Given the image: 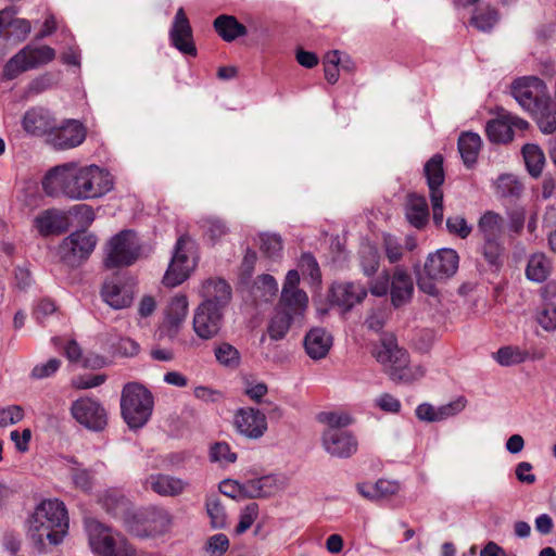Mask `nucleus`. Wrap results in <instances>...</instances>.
Returning a JSON list of instances; mask_svg holds the SVG:
<instances>
[{
  "mask_svg": "<svg viewBox=\"0 0 556 556\" xmlns=\"http://www.w3.org/2000/svg\"><path fill=\"white\" fill-rule=\"evenodd\" d=\"M480 141H481V138L479 137V135H477L475 132H464L459 137V139H458V151H459V153L462 155V159H463L464 163L467 166L472 165L477 161V156H478V152L479 151H476V150L468 151L466 143H469V142H480Z\"/></svg>",
  "mask_w": 556,
  "mask_h": 556,
  "instance_id": "8fccbe9b",
  "label": "nucleus"
},
{
  "mask_svg": "<svg viewBox=\"0 0 556 556\" xmlns=\"http://www.w3.org/2000/svg\"><path fill=\"white\" fill-rule=\"evenodd\" d=\"M224 319V309L199 304L193 313L192 329L202 340H211L218 336Z\"/></svg>",
  "mask_w": 556,
  "mask_h": 556,
  "instance_id": "2eb2a0df",
  "label": "nucleus"
},
{
  "mask_svg": "<svg viewBox=\"0 0 556 556\" xmlns=\"http://www.w3.org/2000/svg\"><path fill=\"white\" fill-rule=\"evenodd\" d=\"M361 266L365 275H372L379 266V252L372 245H364L361 250Z\"/></svg>",
  "mask_w": 556,
  "mask_h": 556,
  "instance_id": "09e8293b",
  "label": "nucleus"
},
{
  "mask_svg": "<svg viewBox=\"0 0 556 556\" xmlns=\"http://www.w3.org/2000/svg\"><path fill=\"white\" fill-rule=\"evenodd\" d=\"M188 299L184 294H177L170 299L164 311V326L176 333L188 314Z\"/></svg>",
  "mask_w": 556,
  "mask_h": 556,
  "instance_id": "c85d7f7f",
  "label": "nucleus"
},
{
  "mask_svg": "<svg viewBox=\"0 0 556 556\" xmlns=\"http://www.w3.org/2000/svg\"><path fill=\"white\" fill-rule=\"evenodd\" d=\"M67 531V509L56 498L41 501L27 520V536L39 551L59 545Z\"/></svg>",
  "mask_w": 556,
  "mask_h": 556,
  "instance_id": "f03ea898",
  "label": "nucleus"
},
{
  "mask_svg": "<svg viewBox=\"0 0 556 556\" xmlns=\"http://www.w3.org/2000/svg\"><path fill=\"white\" fill-rule=\"evenodd\" d=\"M425 176L430 191L433 222L437 226L443 223V192L441 186L444 182L443 157L434 154L424 167Z\"/></svg>",
  "mask_w": 556,
  "mask_h": 556,
  "instance_id": "ddd939ff",
  "label": "nucleus"
},
{
  "mask_svg": "<svg viewBox=\"0 0 556 556\" xmlns=\"http://www.w3.org/2000/svg\"><path fill=\"white\" fill-rule=\"evenodd\" d=\"M458 265L459 256L453 249L443 248L429 254L417 280L419 289L427 294L435 295L438 293L437 282L453 277Z\"/></svg>",
  "mask_w": 556,
  "mask_h": 556,
  "instance_id": "7ed1b4c3",
  "label": "nucleus"
},
{
  "mask_svg": "<svg viewBox=\"0 0 556 556\" xmlns=\"http://www.w3.org/2000/svg\"><path fill=\"white\" fill-rule=\"evenodd\" d=\"M294 318L287 315L286 313L279 311L277 308L276 314L270 319L267 332L270 339L273 340H280L282 339L286 333L288 332L291 321Z\"/></svg>",
  "mask_w": 556,
  "mask_h": 556,
  "instance_id": "37998d69",
  "label": "nucleus"
},
{
  "mask_svg": "<svg viewBox=\"0 0 556 556\" xmlns=\"http://www.w3.org/2000/svg\"><path fill=\"white\" fill-rule=\"evenodd\" d=\"M366 295V289L358 283L339 282L331 287L333 302L344 309H350L355 304L361 303Z\"/></svg>",
  "mask_w": 556,
  "mask_h": 556,
  "instance_id": "a878e982",
  "label": "nucleus"
},
{
  "mask_svg": "<svg viewBox=\"0 0 556 556\" xmlns=\"http://www.w3.org/2000/svg\"><path fill=\"white\" fill-rule=\"evenodd\" d=\"M324 450L332 457L349 458L357 451L355 437L345 430L325 429L321 434Z\"/></svg>",
  "mask_w": 556,
  "mask_h": 556,
  "instance_id": "f3484780",
  "label": "nucleus"
},
{
  "mask_svg": "<svg viewBox=\"0 0 556 556\" xmlns=\"http://www.w3.org/2000/svg\"><path fill=\"white\" fill-rule=\"evenodd\" d=\"M538 323L545 330L556 329V305L553 303L545 304L542 312L538 314Z\"/></svg>",
  "mask_w": 556,
  "mask_h": 556,
  "instance_id": "0e129e2a",
  "label": "nucleus"
},
{
  "mask_svg": "<svg viewBox=\"0 0 556 556\" xmlns=\"http://www.w3.org/2000/svg\"><path fill=\"white\" fill-rule=\"evenodd\" d=\"M300 274L295 269L287 273L282 286L278 309L293 317H302L308 306V296L306 292L299 289Z\"/></svg>",
  "mask_w": 556,
  "mask_h": 556,
  "instance_id": "9b49d317",
  "label": "nucleus"
},
{
  "mask_svg": "<svg viewBox=\"0 0 556 556\" xmlns=\"http://www.w3.org/2000/svg\"><path fill=\"white\" fill-rule=\"evenodd\" d=\"M228 548L229 540L224 533L210 536L205 543V552L208 556H223Z\"/></svg>",
  "mask_w": 556,
  "mask_h": 556,
  "instance_id": "864d4df0",
  "label": "nucleus"
},
{
  "mask_svg": "<svg viewBox=\"0 0 556 556\" xmlns=\"http://www.w3.org/2000/svg\"><path fill=\"white\" fill-rule=\"evenodd\" d=\"M233 425L241 435L252 440L262 438L267 431L266 416L252 407L238 409L233 417Z\"/></svg>",
  "mask_w": 556,
  "mask_h": 556,
  "instance_id": "6ab92c4d",
  "label": "nucleus"
},
{
  "mask_svg": "<svg viewBox=\"0 0 556 556\" xmlns=\"http://www.w3.org/2000/svg\"><path fill=\"white\" fill-rule=\"evenodd\" d=\"M414 290L413 280L403 268H396L391 280V300L393 305L401 306L408 302Z\"/></svg>",
  "mask_w": 556,
  "mask_h": 556,
  "instance_id": "c756f323",
  "label": "nucleus"
},
{
  "mask_svg": "<svg viewBox=\"0 0 556 556\" xmlns=\"http://www.w3.org/2000/svg\"><path fill=\"white\" fill-rule=\"evenodd\" d=\"M73 418L92 431H102L108 425L105 408L91 397H80L71 406Z\"/></svg>",
  "mask_w": 556,
  "mask_h": 556,
  "instance_id": "4468645a",
  "label": "nucleus"
},
{
  "mask_svg": "<svg viewBox=\"0 0 556 556\" xmlns=\"http://www.w3.org/2000/svg\"><path fill=\"white\" fill-rule=\"evenodd\" d=\"M494 189L498 198L515 200L521 195L523 185L514 175L504 174L495 181Z\"/></svg>",
  "mask_w": 556,
  "mask_h": 556,
  "instance_id": "4c0bfd02",
  "label": "nucleus"
},
{
  "mask_svg": "<svg viewBox=\"0 0 556 556\" xmlns=\"http://www.w3.org/2000/svg\"><path fill=\"white\" fill-rule=\"evenodd\" d=\"M523 227V220L519 217H510L506 220L497 213L489 211V265L500 269L507 254L505 243L511 233H518Z\"/></svg>",
  "mask_w": 556,
  "mask_h": 556,
  "instance_id": "423d86ee",
  "label": "nucleus"
},
{
  "mask_svg": "<svg viewBox=\"0 0 556 556\" xmlns=\"http://www.w3.org/2000/svg\"><path fill=\"white\" fill-rule=\"evenodd\" d=\"M446 228L450 233L465 239L471 232V226L468 225L463 216H451L446 219Z\"/></svg>",
  "mask_w": 556,
  "mask_h": 556,
  "instance_id": "13d9d810",
  "label": "nucleus"
},
{
  "mask_svg": "<svg viewBox=\"0 0 556 556\" xmlns=\"http://www.w3.org/2000/svg\"><path fill=\"white\" fill-rule=\"evenodd\" d=\"M52 127L48 116L41 110L33 109L27 111L24 115L23 128L30 135H46L48 138Z\"/></svg>",
  "mask_w": 556,
  "mask_h": 556,
  "instance_id": "f704fd0d",
  "label": "nucleus"
},
{
  "mask_svg": "<svg viewBox=\"0 0 556 556\" xmlns=\"http://www.w3.org/2000/svg\"><path fill=\"white\" fill-rule=\"evenodd\" d=\"M356 490L367 501L381 502L396 496L401 491V484L395 480L379 479L375 483L359 482Z\"/></svg>",
  "mask_w": 556,
  "mask_h": 556,
  "instance_id": "5701e85b",
  "label": "nucleus"
},
{
  "mask_svg": "<svg viewBox=\"0 0 556 556\" xmlns=\"http://www.w3.org/2000/svg\"><path fill=\"white\" fill-rule=\"evenodd\" d=\"M70 227L66 212L60 208H48L38 213L33 219V228L41 237L58 236Z\"/></svg>",
  "mask_w": 556,
  "mask_h": 556,
  "instance_id": "aec40b11",
  "label": "nucleus"
},
{
  "mask_svg": "<svg viewBox=\"0 0 556 556\" xmlns=\"http://www.w3.org/2000/svg\"><path fill=\"white\" fill-rule=\"evenodd\" d=\"M61 366V361L51 358L47 363L36 365L31 370V378L45 379L54 375Z\"/></svg>",
  "mask_w": 556,
  "mask_h": 556,
  "instance_id": "052dcab7",
  "label": "nucleus"
},
{
  "mask_svg": "<svg viewBox=\"0 0 556 556\" xmlns=\"http://www.w3.org/2000/svg\"><path fill=\"white\" fill-rule=\"evenodd\" d=\"M405 216L412 226L418 229L422 228L429 220V208L425 197L416 193L408 194Z\"/></svg>",
  "mask_w": 556,
  "mask_h": 556,
  "instance_id": "7c9ffc66",
  "label": "nucleus"
},
{
  "mask_svg": "<svg viewBox=\"0 0 556 556\" xmlns=\"http://www.w3.org/2000/svg\"><path fill=\"white\" fill-rule=\"evenodd\" d=\"M114 187V177L94 164L67 162L47 172L42 189L49 197H64L72 201L99 199Z\"/></svg>",
  "mask_w": 556,
  "mask_h": 556,
  "instance_id": "f257e3e1",
  "label": "nucleus"
},
{
  "mask_svg": "<svg viewBox=\"0 0 556 556\" xmlns=\"http://www.w3.org/2000/svg\"><path fill=\"white\" fill-rule=\"evenodd\" d=\"M377 361L383 365L387 372L390 374L394 367L402 365L406 362L408 354L403 349L399 348L393 337H386L381 340V344L375 352Z\"/></svg>",
  "mask_w": 556,
  "mask_h": 556,
  "instance_id": "b1692460",
  "label": "nucleus"
},
{
  "mask_svg": "<svg viewBox=\"0 0 556 556\" xmlns=\"http://www.w3.org/2000/svg\"><path fill=\"white\" fill-rule=\"evenodd\" d=\"M54 58L55 50L49 46L27 45L7 62L3 75L14 79L26 71L50 63Z\"/></svg>",
  "mask_w": 556,
  "mask_h": 556,
  "instance_id": "6e6552de",
  "label": "nucleus"
},
{
  "mask_svg": "<svg viewBox=\"0 0 556 556\" xmlns=\"http://www.w3.org/2000/svg\"><path fill=\"white\" fill-rule=\"evenodd\" d=\"M199 294L203 299L200 304L225 309L231 300V288L223 279L210 278L202 282Z\"/></svg>",
  "mask_w": 556,
  "mask_h": 556,
  "instance_id": "4be33fe9",
  "label": "nucleus"
},
{
  "mask_svg": "<svg viewBox=\"0 0 556 556\" xmlns=\"http://www.w3.org/2000/svg\"><path fill=\"white\" fill-rule=\"evenodd\" d=\"M214 354L216 361L225 367L236 368L240 364V353L230 343L223 342L218 344L214 350Z\"/></svg>",
  "mask_w": 556,
  "mask_h": 556,
  "instance_id": "c03bdc74",
  "label": "nucleus"
},
{
  "mask_svg": "<svg viewBox=\"0 0 556 556\" xmlns=\"http://www.w3.org/2000/svg\"><path fill=\"white\" fill-rule=\"evenodd\" d=\"M139 256V243L136 233L124 230L111 238L106 244L104 265L108 268L129 266Z\"/></svg>",
  "mask_w": 556,
  "mask_h": 556,
  "instance_id": "9d476101",
  "label": "nucleus"
},
{
  "mask_svg": "<svg viewBox=\"0 0 556 556\" xmlns=\"http://www.w3.org/2000/svg\"><path fill=\"white\" fill-rule=\"evenodd\" d=\"M170 516L165 511H155L147 519V525L142 530L130 529L136 535L149 538L166 532L170 527Z\"/></svg>",
  "mask_w": 556,
  "mask_h": 556,
  "instance_id": "c9c22d12",
  "label": "nucleus"
},
{
  "mask_svg": "<svg viewBox=\"0 0 556 556\" xmlns=\"http://www.w3.org/2000/svg\"><path fill=\"white\" fill-rule=\"evenodd\" d=\"M258 517V505L256 503H250L240 513L239 522L235 529L237 534L244 533L254 523Z\"/></svg>",
  "mask_w": 556,
  "mask_h": 556,
  "instance_id": "603ef678",
  "label": "nucleus"
},
{
  "mask_svg": "<svg viewBox=\"0 0 556 556\" xmlns=\"http://www.w3.org/2000/svg\"><path fill=\"white\" fill-rule=\"evenodd\" d=\"M55 312V303L51 299L45 298L36 303L33 315L38 321L42 323L47 317L51 316Z\"/></svg>",
  "mask_w": 556,
  "mask_h": 556,
  "instance_id": "338daca9",
  "label": "nucleus"
},
{
  "mask_svg": "<svg viewBox=\"0 0 556 556\" xmlns=\"http://www.w3.org/2000/svg\"><path fill=\"white\" fill-rule=\"evenodd\" d=\"M466 407V400L463 396L455 399L454 401L438 406L440 421L446 420L451 417L456 416Z\"/></svg>",
  "mask_w": 556,
  "mask_h": 556,
  "instance_id": "680f3d73",
  "label": "nucleus"
},
{
  "mask_svg": "<svg viewBox=\"0 0 556 556\" xmlns=\"http://www.w3.org/2000/svg\"><path fill=\"white\" fill-rule=\"evenodd\" d=\"M260 240V249L268 257L278 256L282 250L281 238L277 235L263 233L261 235Z\"/></svg>",
  "mask_w": 556,
  "mask_h": 556,
  "instance_id": "5fc2aeb1",
  "label": "nucleus"
},
{
  "mask_svg": "<svg viewBox=\"0 0 556 556\" xmlns=\"http://www.w3.org/2000/svg\"><path fill=\"white\" fill-rule=\"evenodd\" d=\"M482 0H454L457 8L467 9L470 12L468 25L477 30L484 31L486 29L485 10L479 8L478 4Z\"/></svg>",
  "mask_w": 556,
  "mask_h": 556,
  "instance_id": "79ce46f5",
  "label": "nucleus"
},
{
  "mask_svg": "<svg viewBox=\"0 0 556 556\" xmlns=\"http://www.w3.org/2000/svg\"><path fill=\"white\" fill-rule=\"evenodd\" d=\"M390 378L399 383H412L425 376V369L419 364H409L408 357L402 365L394 367L389 374Z\"/></svg>",
  "mask_w": 556,
  "mask_h": 556,
  "instance_id": "ea45409f",
  "label": "nucleus"
},
{
  "mask_svg": "<svg viewBox=\"0 0 556 556\" xmlns=\"http://www.w3.org/2000/svg\"><path fill=\"white\" fill-rule=\"evenodd\" d=\"M169 40L172 46L182 54L197 55L192 28L184 8H179L175 14L169 29Z\"/></svg>",
  "mask_w": 556,
  "mask_h": 556,
  "instance_id": "a211bd4d",
  "label": "nucleus"
},
{
  "mask_svg": "<svg viewBox=\"0 0 556 556\" xmlns=\"http://www.w3.org/2000/svg\"><path fill=\"white\" fill-rule=\"evenodd\" d=\"M86 139V128L76 119H68L49 131L47 141L56 150H68L80 146Z\"/></svg>",
  "mask_w": 556,
  "mask_h": 556,
  "instance_id": "dca6fc26",
  "label": "nucleus"
},
{
  "mask_svg": "<svg viewBox=\"0 0 556 556\" xmlns=\"http://www.w3.org/2000/svg\"><path fill=\"white\" fill-rule=\"evenodd\" d=\"M383 248H384L386 256L390 263H396L402 258L403 248H402L401 241L396 237L389 235V233L384 235L383 236Z\"/></svg>",
  "mask_w": 556,
  "mask_h": 556,
  "instance_id": "6e6d98bb",
  "label": "nucleus"
},
{
  "mask_svg": "<svg viewBox=\"0 0 556 556\" xmlns=\"http://www.w3.org/2000/svg\"><path fill=\"white\" fill-rule=\"evenodd\" d=\"M375 404L380 409L392 414L399 413L402 407L400 400L389 393L379 395L375 400Z\"/></svg>",
  "mask_w": 556,
  "mask_h": 556,
  "instance_id": "774afa93",
  "label": "nucleus"
},
{
  "mask_svg": "<svg viewBox=\"0 0 556 556\" xmlns=\"http://www.w3.org/2000/svg\"><path fill=\"white\" fill-rule=\"evenodd\" d=\"M86 532L89 547L96 556H137L123 534L97 520H86Z\"/></svg>",
  "mask_w": 556,
  "mask_h": 556,
  "instance_id": "20e7f679",
  "label": "nucleus"
},
{
  "mask_svg": "<svg viewBox=\"0 0 556 556\" xmlns=\"http://www.w3.org/2000/svg\"><path fill=\"white\" fill-rule=\"evenodd\" d=\"M205 506L212 527L216 529L224 528L227 523V516L219 498L217 496H207Z\"/></svg>",
  "mask_w": 556,
  "mask_h": 556,
  "instance_id": "a18cd8bd",
  "label": "nucleus"
},
{
  "mask_svg": "<svg viewBox=\"0 0 556 556\" xmlns=\"http://www.w3.org/2000/svg\"><path fill=\"white\" fill-rule=\"evenodd\" d=\"M101 295L103 301L115 309L128 307L134 298L131 288L122 283L119 279L105 281Z\"/></svg>",
  "mask_w": 556,
  "mask_h": 556,
  "instance_id": "393cba45",
  "label": "nucleus"
},
{
  "mask_svg": "<svg viewBox=\"0 0 556 556\" xmlns=\"http://www.w3.org/2000/svg\"><path fill=\"white\" fill-rule=\"evenodd\" d=\"M194 242L188 236L178 238L170 264L164 275L163 282L167 287L182 283L195 267Z\"/></svg>",
  "mask_w": 556,
  "mask_h": 556,
  "instance_id": "0eeeda50",
  "label": "nucleus"
},
{
  "mask_svg": "<svg viewBox=\"0 0 556 556\" xmlns=\"http://www.w3.org/2000/svg\"><path fill=\"white\" fill-rule=\"evenodd\" d=\"M278 283L276 279L267 274L261 275L252 287V294L256 300L270 301L277 295Z\"/></svg>",
  "mask_w": 556,
  "mask_h": 556,
  "instance_id": "a19ab883",
  "label": "nucleus"
},
{
  "mask_svg": "<svg viewBox=\"0 0 556 556\" xmlns=\"http://www.w3.org/2000/svg\"><path fill=\"white\" fill-rule=\"evenodd\" d=\"M147 488L161 496H178L188 488V482L168 475H151L146 480Z\"/></svg>",
  "mask_w": 556,
  "mask_h": 556,
  "instance_id": "bb28decb",
  "label": "nucleus"
},
{
  "mask_svg": "<svg viewBox=\"0 0 556 556\" xmlns=\"http://www.w3.org/2000/svg\"><path fill=\"white\" fill-rule=\"evenodd\" d=\"M212 462L220 465L232 464L237 460V454L231 452L230 446L225 442L215 443L210 451Z\"/></svg>",
  "mask_w": 556,
  "mask_h": 556,
  "instance_id": "3c124183",
  "label": "nucleus"
},
{
  "mask_svg": "<svg viewBox=\"0 0 556 556\" xmlns=\"http://www.w3.org/2000/svg\"><path fill=\"white\" fill-rule=\"evenodd\" d=\"M551 269L552 266L546 255L534 253L528 261L526 275L532 281L542 282L548 277Z\"/></svg>",
  "mask_w": 556,
  "mask_h": 556,
  "instance_id": "58836bf2",
  "label": "nucleus"
},
{
  "mask_svg": "<svg viewBox=\"0 0 556 556\" xmlns=\"http://www.w3.org/2000/svg\"><path fill=\"white\" fill-rule=\"evenodd\" d=\"M527 356V352L520 350L519 348L513 346H504L494 354V358L502 366L520 364L526 361Z\"/></svg>",
  "mask_w": 556,
  "mask_h": 556,
  "instance_id": "de8ad7c7",
  "label": "nucleus"
},
{
  "mask_svg": "<svg viewBox=\"0 0 556 556\" xmlns=\"http://www.w3.org/2000/svg\"><path fill=\"white\" fill-rule=\"evenodd\" d=\"M299 268L303 275H308L313 280H318L320 278L318 263L309 253H304L301 256L299 261Z\"/></svg>",
  "mask_w": 556,
  "mask_h": 556,
  "instance_id": "e2e57ef3",
  "label": "nucleus"
},
{
  "mask_svg": "<svg viewBox=\"0 0 556 556\" xmlns=\"http://www.w3.org/2000/svg\"><path fill=\"white\" fill-rule=\"evenodd\" d=\"M510 91L519 105L528 112L551 98L546 84L538 76H522L513 80Z\"/></svg>",
  "mask_w": 556,
  "mask_h": 556,
  "instance_id": "1a4fd4ad",
  "label": "nucleus"
},
{
  "mask_svg": "<svg viewBox=\"0 0 556 556\" xmlns=\"http://www.w3.org/2000/svg\"><path fill=\"white\" fill-rule=\"evenodd\" d=\"M304 346L312 359L325 358L332 346V337L323 328H314L305 336Z\"/></svg>",
  "mask_w": 556,
  "mask_h": 556,
  "instance_id": "cd10ccee",
  "label": "nucleus"
},
{
  "mask_svg": "<svg viewBox=\"0 0 556 556\" xmlns=\"http://www.w3.org/2000/svg\"><path fill=\"white\" fill-rule=\"evenodd\" d=\"M530 113L543 134L552 135L556 131V105L553 104L552 98Z\"/></svg>",
  "mask_w": 556,
  "mask_h": 556,
  "instance_id": "72a5a7b5",
  "label": "nucleus"
},
{
  "mask_svg": "<svg viewBox=\"0 0 556 556\" xmlns=\"http://www.w3.org/2000/svg\"><path fill=\"white\" fill-rule=\"evenodd\" d=\"M96 244V236L86 231H76L62 240L59 255L63 263L75 267L89 257Z\"/></svg>",
  "mask_w": 556,
  "mask_h": 556,
  "instance_id": "f8f14e48",
  "label": "nucleus"
},
{
  "mask_svg": "<svg viewBox=\"0 0 556 556\" xmlns=\"http://www.w3.org/2000/svg\"><path fill=\"white\" fill-rule=\"evenodd\" d=\"M318 421L326 425V429L343 430L352 424V417L343 412H323L318 415Z\"/></svg>",
  "mask_w": 556,
  "mask_h": 556,
  "instance_id": "49530a36",
  "label": "nucleus"
},
{
  "mask_svg": "<svg viewBox=\"0 0 556 556\" xmlns=\"http://www.w3.org/2000/svg\"><path fill=\"white\" fill-rule=\"evenodd\" d=\"M204 228L207 237L212 241H217L228 232L226 224L218 218H207L204 220Z\"/></svg>",
  "mask_w": 556,
  "mask_h": 556,
  "instance_id": "bf43d9fd",
  "label": "nucleus"
},
{
  "mask_svg": "<svg viewBox=\"0 0 556 556\" xmlns=\"http://www.w3.org/2000/svg\"><path fill=\"white\" fill-rule=\"evenodd\" d=\"M213 25L223 40L228 42L247 35V27L232 15H219Z\"/></svg>",
  "mask_w": 556,
  "mask_h": 556,
  "instance_id": "2f4dec72",
  "label": "nucleus"
},
{
  "mask_svg": "<svg viewBox=\"0 0 556 556\" xmlns=\"http://www.w3.org/2000/svg\"><path fill=\"white\" fill-rule=\"evenodd\" d=\"M288 479L282 475H266L245 481V498H268L282 492Z\"/></svg>",
  "mask_w": 556,
  "mask_h": 556,
  "instance_id": "412c9836",
  "label": "nucleus"
},
{
  "mask_svg": "<svg viewBox=\"0 0 556 556\" xmlns=\"http://www.w3.org/2000/svg\"><path fill=\"white\" fill-rule=\"evenodd\" d=\"M514 139V130L507 117V111L501 110L495 118L489 121V140L493 142H510Z\"/></svg>",
  "mask_w": 556,
  "mask_h": 556,
  "instance_id": "473e14b6",
  "label": "nucleus"
},
{
  "mask_svg": "<svg viewBox=\"0 0 556 556\" xmlns=\"http://www.w3.org/2000/svg\"><path fill=\"white\" fill-rule=\"evenodd\" d=\"M24 418V409L20 405H10L0 409V427L20 422Z\"/></svg>",
  "mask_w": 556,
  "mask_h": 556,
  "instance_id": "4d7b16f0",
  "label": "nucleus"
},
{
  "mask_svg": "<svg viewBox=\"0 0 556 556\" xmlns=\"http://www.w3.org/2000/svg\"><path fill=\"white\" fill-rule=\"evenodd\" d=\"M153 405L152 393L142 384L130 382L124 387L121 396V410L130 429L142 428L149 421Z\"/></svg>",
  "mask_w": 556,
  "mask_h": 556,
  "instance_id": "39448f33",
  "label": "nucleus"
},
{
  "mask_svg": "<svg viewBox=\"0 0 556 556\" xmlns=\"http://www.w3.org/2000/svg\"><path fill=\"white\" fill-rule=\"evenodd\" d=\"M522 155L528 173L534 178L540 177L545 165L542 149L538 144L527 143L522 147Z\"/></svg>",
  "mask_w": 556,
  "mask_h": 556,
  "instance_id": "e433bc0d",
  "label": "nucleus"
},
{
  "mask_svg": "<svg viewBox=\"0 0 556 556\" xmlns=\"http://www.w3.org/2000/svg\"><path fill=\"white\" fill-rule=\"evenodd\" d=\"M245 481L238 482L236 480H224L219 484V491L228 497L237 498L244 497L245 498Z\"/></svg>",
  "mask_w": 556,
  "mask_h": 556,
  "instance_id": "69168bd1",
  "label": "nucleus"
}]
</instances>
